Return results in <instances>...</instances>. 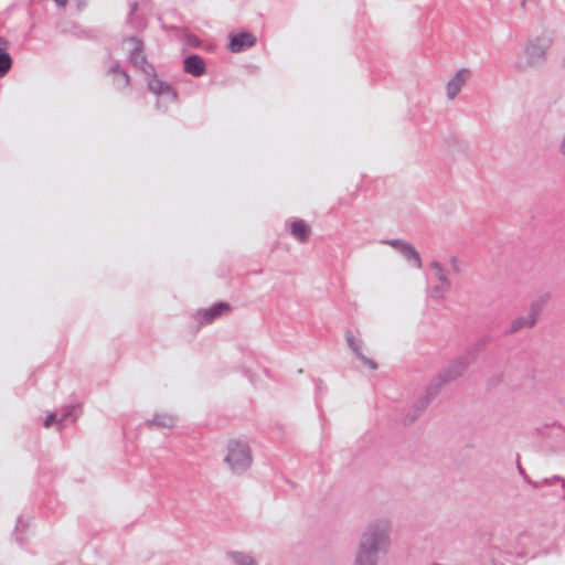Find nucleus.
<instances>
[{
    "mask_svg": "<svg viewBox=\"0 0 565 565\" xmlns=\"http://www.w3.org/2000/svg\"><path fill=\"white\" fill-rule=\"evenodd\" d=\"M224 461L235 473L248 469L253 461L248 444L239 438H228L225 443Z\"/></svg>",
    "mask_w": 565,
    "mask_h": 565,
    "instance_id": "1",
    "label": "nucleus"
},
{
    "mask_svg": "<svg viewBox=\"0 0 565 565\" xmlns=\"http://www.w3.org/2000/svg\"><path fill=\"white\" fill-rule=\"evenodd\" d=\"M430 268L433 270L434 277L438 281L434 292L436 297H439L449 289L450 282L445 270L440 267L439 264L433 263Z\"/></svg>",
    "mask_w": 565,
    "mask_h": 565,
    "instance_id": "6",
    "label": "nucleus"
},
{
    "mask_svg": "<svg viewBox=\"0 0 565 565\" xmlns=\"http://www.w3.org/2000/svg\"><path fill=\"white\" fill-rule=\"evenodd\" d=\"M347 339H348V342H349L350 347H351L354 351H356V352H358V348H356V347H355V344H354V341H353V339H352V335H351V334H348V335H347Z\"/></svg>",
    "mask_w": 565,
    "mask_h": 565,
    "instance_id": "16",
    "label": "nucleus"
},
{
    "mask_svg": "<svg viewBox=\"0 0 565 565\" xmlns=\"http://www.w3.org/2000/svg\"><path fill=\"white\" fill-rule=\"evenodd\" d=\"M375 550L373 540L365 536L358 556V565H373Z\"/></svg>",
    "mask_w": 565,
    "mask_h": 565,
    "instance_id": "5",
    "label": "nucleus"
},
{
    "mask_svg": "<svg viewBox=\"0 0 565 565\" xmlns=\"http://www.w3.org/2000/svg\"><path fill=\"white\" fill-rule=\"evenodd\" d=\"M290 228H291V234L294 235V237L301 242L308 239V237L311 233L310 226L301 220L294 221L291 223Z\"/></svg>",
    "mask_w": 565,
    "mask_h": 565,
    "instance_id": "8",
    "label": "nucleus"
},
{
    "mask_svg": "<svg viewBox=\"0 0 565 565\" xmlns=\"http://www.w3.org/2000/svg\"><path fill=\"white\" fill-rule=\"evenodd\" d=\"M403 253H404L405 257H407L408 259L414 262V265L417 268H419L422 266L420 257H419L418 253L412 246L405 245L403 247Z\"/></svg>",
    "mask_w": 565,
    "mask_h": 565,
    "instance_id": "12",
    "label": "nucleus"
},
{
    "mask_svg": "<svg viewBox=\"0 0 565 565\" xmlns=\"http://www.w3.org/2000/svg\"><path fill=\"white\" fill-rule=\"evenodd\" d=\"M56 2V4L61 6V7H64L67 2V0H54Z\"/></svg>",
    "mask_w": 565,
    "mask_h": 565,
    "instance_id": "18",
    "label": "nucleus"
},
{
    "mask_svg": "<svg viewBox=\"0 0 565 565\" xmlns=\"http://www.w3.org/2000/svg\"><path fill=\"white\" fill-rule=\"evenodd\" d=\"M130 60L135 66H138V67L142 68L143 71H147L146 70L147 61H146V57L142 54V51L139 46L136 47L135 52H132Z\"/></svg>",
    "mask_w": 565,
    "mask_h": 565,
    "instance_id": "10",
    "label": "nucleus"
},
{
    "mask_svg": "<svg viewBox=\"0 0 565 565\" xmlns=\"http://www.w3.org/2000/svg\"><path fill=\"white\" fill-rule=\"evenodd\" d=\"M12 60L8 53L0 51V77H3L11 68Z\"/></svg>",
    "mask_w": 565,
    "mask_h": 565,
    "instance_id": "11",
    "label": "nucleus"
},
{
    "mask_svg": "<svg viewBox=\"0 0 565 565\" xmlns=\"http://www.w3.org/2000/svg\"><path fill=\"white\" fill-rule=\"evenodd\" d=\"M234 559L237 565H256L250 556L241 553L235 554Z\"/></svg>",
    "mask_w": 565,
    "mask_h": 565,
    "instance_id": "13",
    "label": "nucleus"
},
{
    "mask_svg": "<svg viewBox=\"0 0 565 565\" xmlns=\"http://www.w3.org/2000/svg\"><path fill=\"white\" fill-rule=\"evenodd\" d=\"M365 364H367L371 369H376V364L372 360L364 359Z\"/></svg>",
    "mask_w": 565,
    "mask_h": 565,
    "instance_id": "17",
    "label": "nucleus"
},
{
    "mask_svg": "<svg viewBox=\"0 0 565 565\" xmlns=\"http://www.w3.org/2000/svg\"><path fill=\"white\" fill-rule=\"evenodd\" d=\"M541 311H542V305L539 302L533 303L526 317H520V318L515 319L514 321H512L511 330L518 331L522 328L533 327L536 323Z\"/></svg>",
    "mask_w": 565,
    "mask_h": 565,
    "instance_id": "2",
    "label": "nucleus"
},
{
    "mask_svg": "<svg viewBox=\"0 0 565 565\" xmlns=\"http://www.w3.org/2000/svg\"><path fill=\"white\" fill-rule=\"evenodd\" d=\"M469 77L468 70H460L447 84V96L454 99Z\"/></svg>",
    "mask_w": 565,
    "mask_h": 565,
    "instance_id": "4",
    "label": "nucleus"
},
{
    "mask_svg": "<svg viewBox=\"0 0 565 565\" xmlns=\"http://www.w3.org/2000/svg\"><path fill=\"white\" fill-rule=\"evenodd\" d=\"M148 86H149V89L156 94H160L164 89V84L157 78L149 81Z\"/></svg>",
    "mask_w": 565,
    "mask_h": 565,
    "instance_id": "14",
    "label": "nucleus"
},
{
    "mask_svg": "<svg viewBox=\"0 0 565 565\" xmlns=\"http://www.w3.org/2000/svg\"><path fill=\"white\" fill-rule=\"evenodd\" d=\"M184 72L193 76H201L204 74L205 64L199 55H191L184 60Z\"/></svg>",
    "mask_w": 565,
    "mask_h": 565,
    "instance_id": "7",
    "label": "nucleus"
},
{
    "mask_svg": "<svg viewBox=\"0 0 565 565\" xmlns=\"http://www.w3.org/2000/svg\"><path fill=\"white\" fill-rule=\"evenodd\" d=\"M55 417H56V416H55V414H53V413H52V414H50V415L45 418L44 426H45L46 428H50V427H51V425L54 423Z\"/></svg>",
    "mask_w": 565,
    "mask_h": 565,
    "instance_id": "15",
    "label": "nucleus"
},
{
    "mask_svg": "<svg viewBox=\"0 0 565 565\" xmlns=\"http://www.w3.org/2000/svg\"><path fill=\"white\" fill-rule=\"evenodd\" d=\"M256 36L248 32H239L231 35L230 50L234 53L242 52L254 46Z\"/></svg>",
    "mask_w": 565,
    "mask_h": 565,
    "instance_id": "3",
    "label": "nucleus"
},
{
    "mask_svg": "<svg viewBox=\"0 0 565 565\" xmlns=\"http://www.w3.org/2000/svg\"><path fill=\"white\" fill-rule=\"evenodd\" d=\"M228 310H230V305L221 302V303L216 305L215 307L205 310L202 315L206 322H211V321H213V319L221 316L222 312L228 311Z\"/></svg>",
    "mask_w": 565,
    "mask_h": 565,
    "instance_id": "9",
    "label": "nucleus"
}]
</instances>
